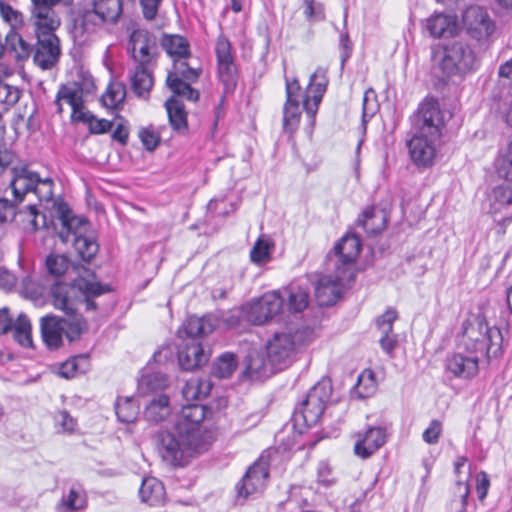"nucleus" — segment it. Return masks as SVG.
Instances as JSON below:
<instances>
[{
	"label": "nucleus",
	"instance_id": "nucleus-16",
	"mask_svg": "<svg viewBox=\"0 0 512 512\" xmlns=\"http://www.w3.org/2000/svg\"><path fill=\"white\" fill-rule=\"evenodd\" d=\"M56 213L61 224L58 235L63 242L67 243L78 235H85L89 226L86 218L75 216L65 203L58 205Z\"/></svg>",
	"mask_w": 512,
	"mask_h": 512
},
{
	"label": "nucleus",
	"instance_id": "nucleus-24",
	"mask_svg": "<svg viewBox=\"0 0 512 512\" xmlns=\"http://www.w3.org/2000/svg\"><path fill=\"white\" fill-rule=\"evenodd\" d=\"M32 53V47L24 41L22 36L11 28L5 37V44L0 43V59L4 55L15 58L16 61H24Z\"/></svg>",
	"mask_w": 512,
	"mask_h": 512
},
{
	"label": "nucleus",
	"instance_id": "nucleus-7",
	"mask_svg": "<svg viewBox=\"0 0 512 512\" xmlns=\"http://www.w3.org/2000/svg\"><path fill=\"white\" fill-rule=\"evenodd\" d=\"M361 251V240L356 235L343 236L326 256L327 266L337 269L338 277L343 274L352 276V266Z\"/></svg>",
	"mask_w": 512,
	"mask_h": 512
},
{
	"label": "nucleus",
	"instance_id": "nucleus-35",
	"mask_svg": "<svg viewBox=\"0 0 512 512\" xmlns=\"http://www.w3.org/2000/svg\"><path fill=\"white\" fill-rule=\"evenodd\" d=\"M92 6L105 23H118L122 12V0H93Z\"/></svg>",
	"mask_w": 512,
	"mask_h": 512
},
{
	"label": "nucleus",
	"instance_id": "nucleus-14",
	"mask_svg": "<svg viewBox=\"0 0 512 512\" xmlns=\"http://www.w3.org/2000/svg\"><path fill=\"white\" fill-rule=\"evenodd\" d=\"M37 43L33 55L34 63L43 70L54 67L61 54L60 40L55 33L35 34Z\"/></svg>",
	"mask_w": 512,
	"mask_h": 512
},
{
	"label": "nucleus",
	"instance_id": "nucleus-13",
	"mask_svg": "<svg viewBox=\"0 0 512 512\" xmlns=\"http://www.w3.org/2000/svg\"><path fill=\"white\" fill-rule=\"evenodd\" d=\"M331 275L320 276L315 284V297L320 306L334 305L341 296V288L345 280L351 278L348 274L338 277L337 269L328 266Z\"/></svg>",
	"mask_w": 512,
	"mask_h": 512
},
{
	"label": "nucleus",
	"instance_id": "nucleus-29",
	"mask_svg": "<svg viewBox=\"0 0 512 512\" xmlns=\"http://www.w3.org/2000/svg\"><path fill=\"white\" fill-rule=\"evenodd\" d=\"M153 66L135 65L134 70L130 72L131 89L138 97H146L149 95L153 87Z\"/></svg>",
	"mask_w": 512,
	"mask_h": 512
},
{
	"label": "nucleus",
	"instance_id": "nucleus-25",
	"mask_svg": "<svg viewBox=\"0 0 512 512\" xmlns=\"http://www.w3.org/2000/svg\"><path fill=\"white\" fill-rule=\"evenodd\" d=\"M172 412L170 398L160 393L152 395L144 408V418L151 424H158L165 421Z\"/></svg>",
	"mask_w": 512,
	"mask_h": 512
},
{
	"label": "nucleus",
	"instance_id": "nucleus-58",
	"mask_svg": "<svg viewBox=\"0 0 512 512\" xmlns=\"http://www.w3.org/2000/svg\"><path fill=\"white\" fill-rule=\"evenodd\" d=\"M303 14L310 23L320 22L325 19L324 6L314 0H304Z\"/></svg>",
	"mask_w": 512,
	"mask_h": 512
},
{
	"label": "nucleus",
	"instance_id": "nucleus-26",
	"mask_svg": "<svg viewBox=\"0 0 512 512\" xmlns=\"http://www.w3.org/2000/svg\"><path fill=\"white\" fill-rule=\"evenodd\" d=\"M63 331L62 319L55 316L41 319V336L48 349L55 350L62 345Z\"/></svg>",
	"mask_w": 512,
	"mask_h": 512
},
{
	"label": "nucleus",
	"instance_id": "nucleus-17",
	"mask_svg": "<svg viewBox=\"0 0 512 512\" xmlns=\"http://www.w3.org/2000/svg\"><path fill=\"white\" fill-rule=\"evenodd\" d=\"M328 85L327 69L318 67L310 76L309 84L303 99V108L306 113L314 117Z\"/></svg>",
	"mask_w": 512,
	"mask_h": 512
},
{
	"label": "nucleus",
	"instance_id": "nucleus-31",
	"mask_svg": "<svg viewBox=\"0 0 512 512\" xmlns=\"http://www.w3.org/2000/svg\"><path fill=\"white\" fill-rule=\"evenodd\" d=\"M139 495L141 500L150 506L160 505L165 498V488L157 478L146 477L140 486Z\"/></svg>",
	"mask_w": 512,
	"mask_h": 512
},
{
	"label": "nucleus",
	"instance_id": "nucleus-3",
	"mask_svg": "<svg viewBox=\"0 0 512 512\" xmlns=\"http://www.w3.org/2000/svg\"><path fill=\"white\" fill-rule=\"evenodd\" d=\"M461 346L473 355L488 360L502 353L503 335L499 328L490 327L484 313L472 314L462 323Z\"/></svg>",
	"mask_w": 512,
	"mask_h": 512
},
{
	"label": "nucleus",
	"instance_id": "nucleus-38",
	"mask_svg": "<svg viewBox=\"0 0 512 512\" xmlns=\"http://www.w3.org/2000/svg\"><path fill=\"white\" fill-rule=\"evenodd\" d=\"M212 389V383L207 378L191 377L182 389L186 400H198L207 397Z\"/></svg>",
	"mask_w": 512,
	"mask_h": 512
},
{
	"label": "nucleus",
	"instance_id": "nucleus-61",
	"mask_svg": "<svg viewBox=\"0 0 512 512\" xmlns=\"http://www.w3.org/2000/svg\"><path fill=\"white\" fill-rule=\"evenodd\" d=\"M34 194L40 201H50L53 198V180L51 178L41 179L37 182Z\"/></svg>",
	"mask_w": 512,
	"mask_h": 512
},
{
	"label": "nucleus",
	"instance_id": "nucleus-34",
	"mask_svg": "<svg viewBox=\"0 0 512 512\" xmlns=\"http://www.w3.org/2000/svg\"><path fill=\"white\" fill-rule=\"evenodd\" d=\"M169 123L173 130L178 132H185L188 128L187 113L182 101L174 96H171L165 102Z\"/></svg>",
	"mask_w": 512,
	"mask_h": 512
},
{
	"label": "nucleus",
	"instance_id": "nucleus-52",
	"mask_svg": "<svg viewBox=\"0 0 512 512\" xmlns=\"http://www.w3.org/2000/svg\"><path fill=\"white\" fill-rule=\"evenodd\" d=\"M313 405H302V401L295 408L293 413V420L296 423L303 422V424L307 427H311L316 425L323 413H314Z\"/></svg>",
	"mask_w": 512,
	"mask_h": 512
},
{
	"label": "nucleus",
	"instance_id": "nucleus-53",
	"mask_svg": "<svg viewBox=\"0 0 512 512\" xmlns=\"http://www.w3.org/2000/svg\"><path fill=\"white\" fill-rule=\"evenodd\" d=\"M73 319L71 321L62 320V324L64 326L63 334H65L66 338L70 341H76L80 338L83 330L86 327V321L77 313L75 315H71Z\"/></svg>",
	"mask_w": 512,
	"mask_h": 512
},
{
	"label": "nucleus",
	"instance_id": "nucleus-50",
	"mask_svg": "<svg viewBox=\"0 0 512 512\" xmlns=\"http://www.w3.org/2000/svg\"><path fill=\"white\" fill-rule=\"evenodd\" d=\"M274 244L263 237H260L250 251V259L253 263L263 264L270 260Z\"/></svg>",
	"mask_w": 512,
	"mask_h": 512
},
{
	"label": "nucleus",
	"instance_id": "nucleus-4",
	"mask_svg": "<svg viewBox=\"0 0 512 512\" xmlns=\"http://www.w3.org/2000/svg\"><path fill=\"white\" fill-rule=\"evenodd\" d=\"M482 46L466 39L454 40L444 46L440 69L447 77H465L475 72L481 62Z\"/></svg>",
	"mask_w": 512,
	"mask_h": 512
},
{
	"label": "nucleus",
	"instance_id": "nucleus-37",
	"mask_svg": "<svg viewBox=\"0 0 512 512\" xmlns=\"http://www.w3.org/2000/svg\"><path fill=\"white\" fill-rule=\"evenodd\" d=\"M183 329L188 339H196L210 334L214 330V324L210 317L190 316L183 324Z\"/></svg>",
	"mask_w": 512,
	"mask_h": 512
},
{
	"label": "nucleus",
	"instance_id": "nucleus-32",
	"mask_svg": "<svg viewBox=\"0 0 512 512\" xmlns=\"http://www.w3.org/2000/svg\"><path fill=\"white\" fill-rule=\"evenodd\" d=\"M287 297L286 307L292 313H300L308 307L309 289L297 283H291L285 288Z\"/></svg>",
	"mask_w": 512,
	"mask_h": 512
},
{
	"label": "nucleus",
	"instance_id": "nucleus-2",
	"mask_svg": "<svg viewBox=\"0 0 512 512\" xmlns=\"http://www.w3.org/2000/svg\"><path fill=\"white\" fill-rule=\"evenodd\" d=\"M419 133L408 142L409 155L412 162L419 168L432 166L435 155V141L441 135L444 126L443 118L436 102H423L417 112Z\"/></svg>",
	"mask_w": 512,
	"mask_h": 512
},
{
	"label": "nucleus",
	"instance_id": "nucleus-41",
	"mask_svg": "<svg viewBox=\"0 0 512 512\" xmlns=\"http://www.w3.org/2000/svg\"><path fill=\"white\" fill-rule=\"evenodd\" d=\"M238 366V361L234 353L225 352L221 354L213 363L211 373L219 379L231 377Z\"/></svg>",
	"mask_w": 512,
	"mask_h": 512
},
{
	"label": "nucleus",
	"instance_id": "nucleus-10",
	"mask_svg": "<svg viewBox=\"0 0 512 512\" xmlns=\"http://www.w3.org/2000/svg\"><path fill=\"white\" fill-rule=\"evenodd\" d=\"M61 0H31L28 22L35 34L55 33L61 25V19L54 7Z\"/></svg>",
	"mask_w": 512,
	"mask_h": 512
},
{
	"label": "nucleus",
	"instance_id": "nucleus-46",
	"mask_svg": "<svg viewBox=\"0 0 512 512\" xmlns=\"http://www.w3.org/2000/svg\"><path fill=\"white\" fill-rule=\"evenodd\" d=\"M70 241L79 257L85 262H91L98 252V243L90 236L78 235V237H74Z\"/></svg>",
	"mask_w": 512,
	"mask_h": 512
},
{
	"label": "nucleus",
	"instance_id": "nucleus-15",
	"mask_svg": "<svg viewBox=\"0 0 512 512\" xmlns=\"http://www.w3.org/2000/svg\"><path fill=\"white\" fill-rule=\"evenodd\" d=\"M79 280L72 284L55 282L50 288L53 306L66 315H75L79 306Z\"/></svg>",
	"mask_w": 512,
	"mask_h": 512
},
{
	"label": "nucleus",
	"instance_id": "nucleus-49",
	"mask_svg": "<svg viewBox=\"0 0 512 512\" xmlns=\"http://www.w3.org/2000/svg\"><path fill=\"white\" fill-rule=\"evenodd\" d=\"M88 124L90 133L92 134H104L110 131L113 127V123L106 119H98L96 116L89 112H81L77 116V120Z\"/></svg>",
	"mask_w": 512,
	"mask_h": 512
},
{
	"label": "nucleus",
	"instance_id": "nucleus-1",
	"mask_svg": "<svg viewBox=\"0 0 512 512\" xmlns=\"http://www.w3.org/2000/svg\"><path fill=\"white\" fill-rule=\"evenodd\" d=\"M212 410L201 404L183 406L173 430H159L155 436L157 451L167 464L184 467L194 454L208 450L213 433L206 426Z\"/></svg>",
	"mask_w": 512,
	"mask_h": 512
},
{
	"label": "nucleus",
	"instance_id": "nucleus-57",
	"mask_svg": "<svg viewBox=\"0 0 512 512\" xmlns=\"http://www.w3.org/2000/svg\"><path fill=\"white\" fill-rule=\"evenodd\" d=\"M398 318V314L395 309H387L381 316L376 320V326L380 335H390L393 333V323Z\"/></svg>",
	"mask_w": 512,
	"mask_h": 512
},
{
	"label": "nucleus",
	"instance_id": "nucleus-19",
	"mask_svg": "<svg viewBox=\"0 0 512 512\" xmlns=\"http://www.w3.org/2000/svg\"><path fill=\"white\" fill-rule=\"evenodd\" d=\"M425 28L433 38H450L458 33V18L451 13H434L426 19Z\"/></svg>",
	"mask_w": 512,
	"mask_h": 512
},
{
	"label": "nucleus",
	"instance_id": "nucleus-43",
	"mask_svg": "<svg viewBox=\"0 0 512 512\" xmlns=\"http://www.w3.org/2000/svg\"><path fill=\"white\" fill-rule=\"evenodd\" d=\"M10 331L13 332V338L19 345L26 348L32 347L31 323L25 314L18 315Z\"/></svg>",
	"mask_w": 512,
	"mask_h": 512
},
{
	"label": "nucleus",
	"instance_id": "nucleus-30",
	"mask_svg": "<svg viewBox=\"0 0 512 512\" xmlns=\"http://www.w3.org/2000/svg\"><path fill=\"white\" fill-rule=\"evenodd\" d=\"M386 215L374 206L364 209L357 219V225L370 235H377L386 227Z\"/></svg>",
	"mask_w": 512,
	"mask_h": 512
},
{
	"label": "nucleus",
	"instance_id": "nucleus-54",
	"mask_svg": "<svg viewBox=\"0 0 512 512\" xmlns=\"http://www.w3.org/2000/svg\"><path fill=\"white\" fill-rule=\"evenodd\" d=\"M21 213H24L27 217V222L31 226V230L33 232L37 231L40 228H47L48 222L46 215L39 212L36 205L29 204L25 207L24 211H21Z\"/></svg>",
	"mask_w": 512,
	"mask_h": 512
},
{
	"label": "nucleus",
	"instance_id": "nucleus-22",
	"mask_svg": "<svg viewBox=\"0 0 512 512\" xmlns=\"http://www.w3.org/2000/svg\"><path fill=\"white\" fill-rule=\"evenodd\" d=\"M479 359L478 355L454 353L446 358L445 366L455 377L470 379L478 374Z\"/></svg>",
	"mask_w": 512,
	"mask_h": 512
},
{
	"label": "nucleus",
	"instance_id": "nucleus-11",
	"mask_svg": "<svg viewBox=\"0 0 512 512\" xmlns=\"http://www.w3.org/2000/svg\"><path fill=\"white\" fill-rule=\"evenodd\" d=\"M284 298L278 292L264 294L245 308L246 319L254 325H262L276 317L283 309Z\"/></svg>",
	"mask_w": 512,
	"mask_h": 512
},
{
	"label": "nucleus",
	"instance_id": "nucleus-60",
	"mask_svg": "<svg viewBox=\"0 0 512 512\" xmlns=\"http://www.w3.org/2000/svg\"><path fill=\"white\" fill-rule=\"evenodd\" d=\"M332 384L329 380L323 379L317 382L309 392L326 405L332 395Z\"/></svg>",
	"mask_w": 512,
	"mask_h": 512
},
{
	"label": "nucleus",
	"instance_id": "nucleus-62",
	"mask_svg": "<svg viewBox=\"0 0 512 512\" xmlns=\"http://www.w3.org/2000/svg\"><path fill=\"white\" fill-rule=\"evenodd\" d=\"M139 138L145 149L148 151L155 150L160 143L159 135L152 128L149 127L142 128L139 131Z\"/></svg>",
	"mask_w": 512,
	"mask_h": 512
},
{
	"label": "nucleus",
	"instance_id": "nucleus-20",
	"mask_svg": "<svg viewBox=\"0 0 512 512\" xmlns=\"http://www.w3.org/2000/svg\"><path fill=\"white\" fill-rule=\"evenodd\" d=\"M387 440L386 430L382 427H369L364 433L358 434L354 445L357 456L366 459L382 447Z\"/></svg>",
	"mask_w": 512,
	"mask_h": 512
},
{
	"label": "nucleus",
	"instance_id": "nucleus-63",
	"mask_svg": "<svg viewBox=\"0 0 512 512\" xmlns=\"http://www.w3.org/2000/svg\"><path fill=\"white\" fill-rule=\"evenodd\" d=\"M497 172L501 178L512 182V145H510L508 152L499 160Z\"/></svg>",
	"mask_w": 512,
	"mask_h": 512
},
{
	"label": "nucleus",
	"instance_id": "nucleus-9",
	"mask_svg": "<svg viewBox=\"0 0 512 512\" xmlns=\"http://www.w3.org/2000/svg\"><path fill=\"white\" fill-rule=\"evenodd\" d=\"M127 53L136 65L154 67L158 57L156 37L147 30H133L127 43Z\"/></svg>",
	"mask_w": 512,
	"mask_h": 512
},
{
	"label": "nucleus",
	"instance_id": "nucleus-59",
	"mask_svg": "<svg viewBox=\"0 0 512 512\" xmlns=\"http://www.w3.org/2000/svg\"><path fill=\"white\" fill-rule=\"evenodd\" d=\"M231 49V42L223 34H220L215 44L217 62L234 59Z\"/></svg>",
	"mask_w": 512,
	"mask_h": 512
},
{
	"label": "nucleus",
	"instance_id": "nucleus-44",
	"mask_svg": "<svg viewBox=\"0 0 512 512\" xmlns=\"http://www.w3.org/2000/svg\"><path fill=\"white\" fill-rule=\"evenodd\" d=\"M190 81H186L184 79L172 78V76H167L166 84L167 87L173 93V96H179L189 101L196 102L199 99V91L192 88L190 85Z\"/></svg>",
	"mask_w": 512,
	"mask_h": 512
},
{
	"label": "nucleus",
	"instance_id": "nucleus-51",
	"mask_svg": "<svg viewBox=\"0 0 512 512\" xmlns=\"http://www.w3.org/2000/svg\"><path fill=\"white\" fill-rule=\"evenodd\" d=\"M21 97V90L0 81V111L7 112Z\"/></svg>",
	"mask_w": 512,
	"mask_h": 512
},
{
	"label": "nucleus",
	"instance_id": "nucleus-8",
	"mask_svg": "<svg viewBox=\"0 0 512 512\" xmlns=\"http://www.w3.org/2000/svg\"><path fill=\"white\" fill-rule=\"evenodd\" d=\"M302 334L299 331L285 330L275 332L266 344L267 357L276 369H283L291 363L296 345Z\"/></svg>",
	"mask_w": 512,
	"mask_h": 512
},
{
	"label": "nucleus",
	"instance_id": "nucleus-45",
	"mask_svg": "<svg viewBox=\"0 0 512 512\" xmlns=\"http://www.w3.org/2000/svg\"><path fill=\"white\" fill-rule=\"evenodd\" d=\"M168 386V378L160 372H154L143 375L138 383V390L141 394L146 395L154 393Z\"/></svg>",
	"mask_w": 512,
	"mask_h": 512
},
{
	"label": "nucleus",
	"instance_id": "nucleus-18",
	"mask_svg": "<svg viewBox=\"0 0 512 512\" xmlns=\"http://www.w3.org/2000/svg\"><path fill=\"white\" fill-rule=\"evenodd\" d=\"M103 24H105V21L93 7L92 9H78L73 17V36L76 39L85 40L89 35L102 27Z\"/></svg>",
	"mask_w": 512,
	"mask_h": 512
},
{
	"label": "nucleus",
	"instance_id": "nucleus-55",
	"mask_svg": "<svg viewBox=\"0 0 512 512\" xmlns=\"http://www.w3.org/2000/svg\"><path fill=\"white\" fill-rule=\"evenodd\" d=\"M125 95V87L122 84H111L102 96V101L105 106L115 108L124 101Z\"/></svg>",
	"mask_w": 512,
	"mask_h": 512
},
{
	"label": "nucleus",
	"instance_id": "nucleus-33",
	"mask_svg": "<svg viewBox=\"0 0 512 512\" xmlns=\"http://www.w3.org/2000/svg\"><path fill=\"white\" fill-rule=\"evenodd\" d=\"M161 46L173 60L175 58L191 57L189 41L181 35L164 34L161 39Z\"/></svg>",
	"mask_w": 512,
	"mask_h": 512
},
{
	"label": "nucleus",
	"instance_id": "nucleus-36",
	"mask_svg": "<svg viewBox=\"0 0 512 512\" xmlns=\"http://www.w3.org/2000/svg\"><path fill=\"white\" fill-rule=\"evenodd\" d=\"M89 368L90 358L88 354H79L63 362L59 366L58 374L65 379H71L87 372Z\"/></svg>",
	"mask_w": 512,
	"mask_h": 512
},
{
	"label": "nucleus",
	"instance_id": "nucleus-56",
	"mask_svg": "<svg viewBox=\"0 0 512 512\" xmlns=\"http://www.w3.org/2000/svg\"><path fill=\"white\" fill-rule=\"evenodd\" d=\"M46 267L49 274L59 277L68 269V260L63 255L50 254L46 258Z\"/></svg>",
	"mask_w": 512,
	"mask_h": 512
},
{
	"label": "nucleus",
	"instance_id": "nucleus-21",
	"mask_svg": "<svg viewBox=\"0 0 512 512\" xmlns=\"http://www.w3.org/2000/svg\"><path fill=\"white\" fill-rule=\"evenodd\" d=\"M208 361L202 344L197 339H187L178 350V362L183 370L192 371Z\"/></svg>",
	"mask_w": 512,
	"mask_h": 512
},
{
	"label": "nucleus",
	"instance_id": "nucleus-12",
	"mask_svg": "<svg viewBox=\"0 0 512 512\" xmlns=\"http://www.w3.org/2000/svg\"><path fill=\"white\" fill-rule=\"evenodd\" d=\"M269 477V469L264 462H255L246 471L241 481L236 485L237 502L243 503L250 496L261 493Z\"/></svg>",
	"mask_w": 512,
	"mask_h": 512
},
{
	"label": "nucleus",
	"instance_id": "nucleus-23",
	"mask_svg": "<svg viewBox=\"0 0 512 512\" xmlns=\"http://www.w3.org/2000/svg\"><path fill=\"white\" fill-rule=\"evenodd\" d=\"M37 182H39L38 173L29 170L27 167L15 168L10 184L14 200L22 202L26 194L34 193Z\"/></svg>",
	"mask_w": 512,
	"mask_h": 512
},
{
	"label": "nucleus",
	"instance_id": "nucleus-47",
	"mask_svg": "<svg viewBox=\"0 0 512 512\" xmlns=\"http://www.w3.org/2000/svg\"><path fill=\"white\" fill-rule=\"evenodd\" d=\"M86 505V497L79 488L72 487L68 495L63 496L61 503L57 505L58 512H75Z\"/></svg>",
	"mask_w": 512,
	"mask_h": 512
},
{
	"label": "nucleus",
	"instance_id": "nucleus-27",
	"mask_svg": "<svg viewBox=\"0 0 512 512\" xmlns=\"http://www.w3.org/2000/svg\"><path fill=\"white\" fill-rule=\"evenodd\" d=\"M79 304H84L86 311H95L98 308L95 298L111 292L109 285L99 282H92L85 279H79Z\"/></svg>",
	"mask_w": 512,
	"mask_h": 512
},
{
	"label": "nucleus",
	"instance_id": "nucleus-28",
	"mask_svg": "<svg viewBox=\"0 0 512 512\" xmlns=\"http://www.w3.org/2000/svg\"><path fill=\"white\" fill-rule=\"evenodd\" d=\"M277 370L275 366H272L269 359L258 353L252 352L246 357V367L244 374L251 380H262L268 378L271 374Z\"/></svg>",
	"mask_w": 512,
	"mask_h": 512
},
{
	"label": "nucleus",
	"instance_id": "nucleus-5",
	"mask_svg": "<svg viewBox=\"0 0 512 512\" xmlns=\"http://www.w3.org/2000/svg\"><path fill=\"white\" fill-rule=\"evenodd\" d=\"M95 88L93 77L84 73H80L74 81L61 84L54 100L56 112L62 114V101H65L72 108L71 118L77 120V116L84 112L85 98L93 94Z\"/></svg>",
	"mask_w": 512,
	"mask_h": 512
},
{
	"label": "nucleus",
	"instance_id": "nucleus-48",
	"mask_svg": "<svg viewBox=\"0 0 512 512\" xmlns=\"http://www.w3.org/2000/svg\"><path fill=\"white\" fill-rule=\"evenodd\" d=\"M301 111L299 102H285L283 108V130L293 134L299 126Z\"/></svg>",
	"mask_w": 512,
	"mask_h": 512
},
{
	"label": "nucleus",
	"instance_id": "nucleus-39",
	"mask_svg": "<svg viewBox=\"0 0 512 512\" xmlns=\"http://www.w3.org/2000/svg\"><path fill=\"white\" fill-rule=\"evenodd\" d=\"M115 412L119 421L132 423L139 415L140 405L134 397L118 398L115 403Z\"/></svg>",
	"mask_w": 512,
	"mask_h": 512
},
{
	"label": "nucleus",
	"instance_id": "nucleus-64",
	"mask_svg": "<svg viewBox=\"0 0 512 512\" xmlns=\"http://www.w3.org/2000/svg\"><path fill=\"white\" fill-rule=\"evenodd\" d=\"M21 293L28 299L37 300L42 296V288L30 277H25L21 283Z\"/></svg>",
	"mask_w": 512,
	"mask_h": 512
},
{
	"label": "nucleus",
	"instance_id": "nucleus-40",
	"mask_svg": "<svg viewBox=\"0 0 512 512\" xmlns=\"http://www.w3.org/2000/svg\"><path fill=\"white\" fill-rule=\"evenodd\" d=\"M217 74L220 82L224 86V93L228 94L233 92L237 85V72L234 59L218 61Z\"/></svg>",
	"mask_w": 512,
	"mask_h": 512
},
{
	"label": "nucleus",
	"instance_id": "nucleus-6",
	"mask_svg": "<svg viewBox=\"0 0 512 512\" xmlns=\"http://www.w3.org/2000/svg\"><path fill=\"white\" fill-rule=\"evenodd\" d=\"M465 33L478 45L487 46L496 31L495 21L487 10L478 5L467 7L462 14Z\"/></svg>",
	"mask_w": 512,
	"mask_h": 512
},
{
	"label": "nucleus",
	"instance_id": "nucleus-42",
	"mask_svg": "<svg viewBox=\"0 0 512 512\" xmlns=\"http://www.w3.org/2000/svg\"><path fill=\"white\" fill-rule=\"evenodd\" d=\"M189 58H175L173 60L172 70L167 76L172 78L184 79L190 82H196L202 72L201 68H195L188 63Z\"/></svg>",
	"mask_w": 512,
	"mask_h": 512
}]
</instances>
